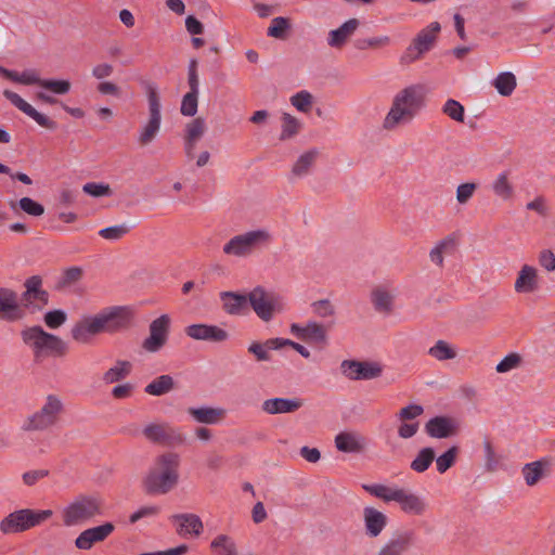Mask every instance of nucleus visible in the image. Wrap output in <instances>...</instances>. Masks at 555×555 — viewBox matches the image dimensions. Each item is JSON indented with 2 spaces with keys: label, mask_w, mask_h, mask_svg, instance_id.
Returning a JSON list of instances; mask_svg holds the SVG:
<instances>
[{
  "label": "nucleus",
  "mask_w": 555,
  "mask_h": 555,
  "mask_svg": "<svg viewBox=\"0 0 555 555\" xmlns=\"http://www.w3.org/2000/svg\"><path fill=\"white\" fill-rule=\"evenodd\" d=\"M115 530L113 522H104L100 526L83 530L75 540V545L79 550L88 551L95 543L105 541Z\"/></svg>",
  "instance_id": "16"
},
{
  "label": "nucleus",
  "mask_w": 555,
  "mask_h": 555,
  "mask_svg": "<svg viewBox=\"0 0 555 555\" xmlns=\"http://www.w3.org/2000/svg\"><path fill=\"white\" fill-rule=\"evenodd\" d=\"M280 349V338H270L263 343L253 341L248 346V352L254 354L256 361L267 362L271 360L270 350Z\"/></svg>",
  "instance_id": "31"
},
{
  "label": "nucleus",
  "mask_w": 555,
  "mask_h": 555,
  "mask_svg": "<svg viewBox=\"0 0 555 555\" xmlns=\"http://www.w3.org/2000/svg\"><path fill=\"white\" fill-rule=\"evenodd\" d=\"M22 298L25 301L26 307L31 305L34 301H39L46 306L49 302V293L42 288H39L37 291L30 292L29 295H26V292H24L22 294Z\"/></svg>",
  "instance_id": "63"
},
{
  "label": "nucleus",
  "mask_w": 555,
  "mask_h": 555,
  "mask_svg": "<svg viewBox=\"0 0 555 555\" xmlns=\"http://www.w3.org/2000/svg\"><path fill=\"white\" fill-rule=\"evenodd\" d=\"M398 504L403 513L414 516H422L427 509L424 499L406 490H403Z\"/></svg>",
  "instance_id": "28"
},
{
  "label": "nucleus",
  "mask_w": 555,
  "mask_h": 555,
  "mask_svg": "<svg viewBox=\"0 0 555 555\" xmlns=\"http://www.w3.org/2000/svg\"><path fill=\"white\" fill-rule=\"evenodd\" d=\"M248 302L257 317L264 322H269L275 313L283 310L281 297L273 292H267L261 286L255 287L248 294Z\"/></svg>",
  "instance_id": "10"
},
{
  "label": "nucleus",
  "mask_w": 555,
  "mask_h": 555,
  "mask_svg": "<svg viewBox=\"0 0 555 555\" xmlns=\"http://www.w3.org/2000/svg\"><path fill=\"white\" fill-rule=\"evenodd\" d=\"M440 29L438 22H433L422 29L401 55L400 63L408 65L422 59L434 47Z\"/></svg>",
  "instance_id": "8"
},
{
  "label": "nucleus",
  "mask_w": 555,
  "mask_h": 555,
  "mask_svg": "<svg viewBox=\"0 0 555 555\" xmlns=\"http://www.w3.org/2000/svg\"><path fill=\"white\" fill-rule=\"evenodd\" d=\"M212 551L218 552L217 555H237L234 541L227 534L217 535L210 543Z\"/></svg>",
  "instance_id": "42"
},
{
  "label": "nucleus",
  "mask_w": 555,
  "mask_h": 555,
  "mask_svg": "<svg viewBox=\"0 0 555 555\" xmlns=\"http://www.w3.org/2000/svg\"><path fill=\"white\" fill-rule=\"evenodd\" d=\"M0 74L4 78H7L13 82H18V83L26 85V86L38 85L41 87L42 80H43L39 77L38 73L34 69L24 70L23 73L18 74L17 72L10 70L5 67L0 66Z\"/></svg>",
  "instance_id": "33"
},
{
  "label": "nucleus",
  "mask_w": 555,
  "mask_h": 555,
  "mask_svg": "<svg viewBox=\"0 0 555 555\" xmlns=\"http://www.w3.org/2000/svg\"><path fill=\"white\" fill-rule=\"evenodd\" d=\"M424 412V409L420 404H410L404 408H402L399 413L397 414L398 418L401 422H406L410 420H414L422 415Z\"/></svg>",
  "instance_id": "62"
},
{
  "label": "nucleus",
  "mask_w": 555,
  "mask_h": 555,
  "mask_svg": "<svg viewBox=\"0 0 555 555\" xmlns=\"http://www.w3.org/2000/svg\"><path fill=\"white\" fill-rule=\"evenodd\" d=\"M132 370V364L126 360H117L115 365L103 374L106 384H113L126 378Z\"/></svg>",
  "instance_id": "35"
},
{
  "label": "nucleus",
  "mask_w": 555,
  "mask_h": 555,
  "mask_svg": "<svg viewBox=\"0 0 555 555\" xmlns=\"http://www.w3.org/2000/svg\"><path fill=\"white\" fill-rule=\"evenodd\" d=\"M223 310L231 315L244 314L247 310L248 295H241L234 292L220 293Z\"/></svg>",
  "instance_id": "26"
},
{
  "label": "nucleus",
  "mask_w": 555,
  "mask_h": 555,
  "mask_svg": "<svg viewBox=\"0 0 555 555\" xmlns=\"http://www.w3.org/2000/svg\"><path fill=\"white\" fill-rule=\"evenodd\" d=\"M173 388V378L170 375H160L146 385L144 391L151 396H163Z\"/></svg>",
  "instance_id": "37"
},
{
  "label": "nucleus",
  "mask_w": 555,
  "mask_h": 555,
  "mask_svg": "<svg viewBox=\"0 0 555 555\" xmlns=\"http://www.w3.org/2000/svg\"><path fill=\"white\" fill-rule=\"evenodd\" d=\"M442 112H443V114H446L451 119H453L457 122L464 121V115H465L464 106L460 102H457L453 99H449L444 103V105L442 107Z\"/></svg>",
  "instance_id": "55"
},
{
  "label": "nucleus",
  "mask_w": 555,
  "mask_h": 555,
  "mask_svg": "<svg viewBox=\"0 0 555 555\" xmlns=\"http://www.w3.org/2000/svg\"><path fill=\"white\" fill-rule=\"evenodd\" d=\"M197 61L195 59L191 60L188 68V85L190 88L189 92L199 93V80L197 74Z\"/></svg>",
  "instance_id": "61"
},
{
  "label": "nucleus",
  "mask_w": 555,
  "mask_h": 555,
  "mask_svg": "<svg viewBox=\"0 0 555 555\" xmlns=\"http://www.w3.org/2000/svg\"><path fill=\"white\" fill-rule=\"evenodd\" d=\"M493 86L501 95L508 96L515 90L517 80L513 73L503 72L496 76L493 81Z\"/></svg>",
  "instance_id": "38"
},
{
  "label": "nucleus",
  "mask_w": 555,
  "mask_h": 555,
  "mask_svg": "<svg viewBox=\"0 0 555 555\" xmlns=\"http://www.w3.org/2000/svg\"><path fill=\"white\" fill-rule=\"evenodd\" d=\"M428 353L439 360H451L456 357V351L446 340H438L433 347L429 348Z\"/></svg>",
  "instance_id": "44"
},
{
  "label": "nucleus",
  "mask_w": 555,
  "mask_h": 555,
  "mask_svg": "<svg viewBox=\"0 0 555 555\" xmlns=\"http://www.w3.org/2000/svg\"><path fill=\"white\" fill-rule=\"evenodd\" d=\"M335 446L340 452L361 453L366 448V439L358 433L343 431L335 437Z\"/></svg>",
  "instance_id": "23"
},
{
  "label": "nucleus",
  "mask_w": 555,
  "mask_h": 555,
  "mask_svg": "<svg viewBox=\"0 0 555 555\" xmlns=\"http://www.w3.org/2000/svg\"><path fill=\"white\" fill-rule=\"evenodd\" d=\"M318 154L319 152L317 150H310L300 155L294 164L292 172L297 177L307 175L310 167L314 164Z\"/></svg>",
  "instance_id": "43"
},
{
  "label": "nucleus",
  "mask_w": 555,
  "mask_h": 555,
  "mask_svg": "<svg viewBox=\"0 0 555 555\" xmlns=\"http://www.w3.org/2000/svg\"><path fill=\"white\" fill-rule=\"evenodd\" d=\"M198 107V93L188 92L183 95L180 112L183 116L194 117Z\"/></svg>",
  "instance_id": "52"
},
{
  "label": "nucleus",
  "mask_w": 555,
  "mask_h": 555,
  "mask_svg": "<svg viewBox=\"0 0 555 555\" xmlns=\"http://www.w3.org/2000/svg\"><path fill=\"white\" fill-rule=\"evenodd\" d=\"M83 271L80 267H70L64 270L62 278L57 282V288H66L69 287L77 282H79L82 278Z\"/></svg>",
  "instance_id": "51"
},
{
  "label": "nucleus",
  "mask_w": 555,
  "mask_h": 555,
  "mask_svg": "<svg viewBox=\"0 0 555 555\" xmlns=\"http://www.w3.org/2000/svg\"><path fill=\"white\" fill-rule=\"evenodd\" d=\"M271 241V235L266 230H255L233 236L223 246L225 255L245 257L250 255L256 247Z\"/></svg>",
  "instance_id": "9"
},
{
  "label": "nucleus",
  "mask_w": 555,
  "mask_h": 555,
  "mask_svg": "<svg viewBox=\"0 0 555 555\" xmlns=\"http://www.w3.org/2000/svg\"><path fill=\"white\" fill-rule=\"evenodd\" d=\"M304 340L324 343L326 340V331L324 326L317 322H309L305 326Z\"/></svg>",
  "instance_id": "50"
},
{
  "label": "nucleus",
  "mask_w": 555,
  "mask_h": 555,
  "mask_svg": "<svg viewBox=\"0 0 555 555\" xmlns=\"http://www.w3.org/2000/svg\"><path fill=\"white\" fill-rule=\"evenodd\" d=\"M95 321L92 318L77 322L72 328V337L80 344H87L91 336L100 334L98 327H94Z\"/></svg>",
  "instance_id": "32"
},
{
  "label": "nucleus",
  "mask_w": 555,
  "mask_h": 555,
  "mask_svg": "<svg viewBox=\"0 0 555 555\" xmlns=\"http://www.w3.org/2000/svg\"><path fill=\"white\" fill-rule=\"evenodd\" d=\"M145 93L149 105V118L145 124L141 127L138 134V143L140 146L150 145L158 135L162 126V104L160 96L155 83H144Z\"/></svg>",
  "instance_id": "5"
},
{
  "label": "nucleus",
  "mask_w": 555,
  "mask_h": 555,
  "mask_svg": "<svg viewBox=\"0 0 555 555\" xmlns=\"http://www.w3.org/2000/svg\"><path fill=\"white\" fill-rule=\"evenodd\" d=\"M291 102L298 111L307 113L312 107V95L308 91H300L291 98Z\"/></svg>",
  "instance_id": "57"
},
{
  "label": "nucleus",
  "mask_w": 555,
  "mask_h": 555,
  "mask_svg": "<svg viewBox=\"0 0 555 555\" xmlns=\"http://www.w3.org/2000/svg\"><path fill=\"white\" fill-rule=\"evenodd\" d=\"M3 95L8 99L15 107L26 114L28 117L33 118L39 126L54 130L56 128V122L46 115L36 111L28 102H26L22 96L11 90H4Z\"/></svg>",
  "instance_id": "18"
},
{
  "label": "nucleus",
  "mask_w": 555,
  "mask_h": 555,
  "mask_svg": "<svg viewBox=\"0 0 555 555\" xmlns=\"http://www.w3.org/2000/svg\"><path fill=\"white\" fill-rule=\"evenodd\" d=\"M207 126L203 117H196L185 125L184 138L198 141L206 132Z\"/></svg>",
  "instance_id": "49"
},
{
  "label": "nucleus",
  "mask_w": 555,
  "mask_h": 555,
  "mask_svg": "<svg viewBox=\"0 0 555 555\" xmlns=\"http://www.w3.org/2000/svg\"><path fill=\"white\" fill-rule=\"evenodd\" d=\"M142 434L146 440L152 443L165 447H176L184 443L183 434L169 423H151L147 424Z\"/></svg>",
  "instance_id": "12"
},
{
  "label": "nucleus",
  "mask_w": 555,
  "mask_h": 555,
  "mask_svg": "<svg viewBox=\"0 0 555 555\" xmlns=\"http://www.w3.org/2000/svg\"><path fill=\"white\" fill-rule=\"evenodd\" d=\"M41 88L54 94L63 95L69 92L72 83L69 80L65 79H43Z\"/></svg>",
  "instance_id": "54"
},
{
  "label": "nucleus",
  "mask_w": 555,
  "mask_h": 555,
  "mask_svg": "<svg viewBox=\"0 0 555 555\" xmlns=\"http://www.w3.org/2000/svg\"><path fill=\"white\" fill-rule=\"evenodd\" d=\"M493 193L502 201H508L514 196V186L509 181L507 171L501 172L492 182Z\"/></svg>",
  "instance_id": "34"
},
{
  "label": "nucleus",
  "mask_w": 555,
  "mask_h": 555,
  "mask_svg": "<svg viewBox=\"0 0 555 555\" xmlns=\"http://www.w3.org/2000/svg\"><path fill=\"white\" fill-rule=\"evenodd\" d=\"M521 357L520 354L516 352H512L507 356H505L498 364H496V372L498 373H506L511 370H514L518 367L521 364Z\"/></svg>",
  "instance_id": "56"
},
{
  "label": "nucleus",
  "mask_w": 555,
  "mask_h": 555,
  "mask_svg": "<svg viewBox=\"0 0 555 555\" xmlns=\"http://www.w3.org/2000/svg\"><path fill=\"white\" fill-rule=\"evenodd\" d=\"M66 319V313L63 310H52L47 312L43 317L46 325L52 330L62 326Z\"/></svg>",
  "instance_id": "58"
},
{
  "label": "nucleus",
  "mask_w": 555,
  "mask_h": 555,
  "mask_svg": "<svg viewBox=\"0 0 555 555\" xmlns=\"http://www.w3.org/2000/svg\"><path fill=\"white\" fill-rule=\"evenodd\" d=\"M133 310L127 306L108 308L93 317L99 333H116L128 328L133 321Z\"/></svg>",
  "instance_id": "7"
},
{
  "label": "nucleus",
  "mask_w": 555,
  "mask_h": 555,
  "mask_svg": "<svg viewBox=\"0 0 555 555\" xmlns=\"http://www.w3.org/2000/svg\"><path fill=\"white\" fill-rule=\"evenodd\" d=\"M460 453V448L456 446H453L449 448L444 453L439 455L436 460V468L438 473L443 474L449 468H451L456 461V457Z\"/></svg>",
  "instance_id": "45"
},
{
  "label": "nucleus",
  "mask_w": 555,
  "mask_h": 555,
  "mask_svg": "<svg viewBox=\"0 0 555 555\" xmlns=\"http://www.w3.org/2000/svg\"><path fill=\"white\" fill-rule=\"evenodd\" d=\"M171 519L175 521H178L180 527L178 528L177 532L180 535L192 533L194 535H199L203 532L204 525L202 519L191 513L185 514H176L171 516Z\"/></svg>",
  "instance_id": "29"
},
{
  "label": "nucleus",
  "mask_w": 555,
  "mask_h": 555,
  "mask_svg": "<svg viewBox=\"0 0 555 555\" xmlns=\"http://www.w3.org/2000/svg\"><path fill=\"white\" fill-rule=\"evenodd\" d=\"M291 28L292 24L288 17L278 16L271 21L267 35L275 39L285 40Z\"/></svg>",
  "instance_id": "41"
},
{
  "label": "nucleus",
  "mask_w": 555,
  "mask_h": 555,
  "mask_svg": "<svg viewBox=\"0 0 555 555\" xmlns=\"http://www.w3.org/2000/svg\"><path fill=\"white\" fill-rule=\"evenodd\" d=\"M171 319L162 314L150 323L149 336L142 341V348L149 353L162 350L168 341Z\"/></svg>",
  "instance_id": "13"
},
{
  "label": "nucleus",
  "mask_w": 555,
  "mask_h": 555,
  "mask_svg": "<svg viewBox=\"0 0 555 555\" xmlns=\"http://www.w3.org/2000/svg\"><path fill=\"white\" fill-rule=\"evenodd\" d=\"M62 411V401L56 396L49 395L42 408L27 418L24 429L44 430L56 424Z\"/></svg>",
  "instance_id": "11"
},
{
  "label": "nucleus",
  "mask_w": 555,
  "mask_h": 555,
  "mask_svg": "<svg viewBox=\"0 0 555 555\" xmlns=\"http://www.w3.org/2000/svg\"><path fill=\"white\" fill-rule=\"evenodd\" d=\"M372 302L374 308L384 313H390L392 310L393 296L382 287H377L372 292Z\"/></svg>",
  "instance_id": "39"
},
{
  "label": "nucleus",
  "mask_w": 555,
  "mask_h": 555,
  "mask_svg": "<svg viewBox=\"0 0 555 555\" xmlns=\"http://www.w3.org/2000/svg\"><path fill=\"white\" fill-rule=\"evenodd\" d=\"M180 456L175 452H165L155 457L142 480L145 493L163 495L171 492L179 482Z\"/></svg>",
  "instance_id": "1"
},
{
  "label": "nucleus",
  "mask_w": 555,
  "mask_h": 555,
  "mask_svg": "<svg viewBox=\"0 0 555 555\" xmlns=\"http://www.w3.org/2000/svg\"><path fill=\"white\" fill-rule=\"evenodd\" d=\"M16 205L29 216L39 217L44 214V207L30 197H22L17 203L10 204L12 209H15Z\"/></svg>",
  "instance_id": "47"
},
{
  "label": "nucleus",
  "mask_w": 555,
  "mask_h": 555,
  "mask_svg": "<svg viewBox=\"0 0 555 555\" xmlns=\"http://www.w3.org/2000/svg\"><path fill=\"white\" fill-rule=\"evenodd\" d=\"M341 371L352 380H369L379 377L383 366L377 362L344 360Z\"/></svg>",
  "instance_id": "14"
},
{
  "label": "nucleus",
  "mask_w": 555,
  "mask_h": 555,
  "mask_svg": "<svg viewBox=\"0 0 555 555\" xmlns=\"http://www.w3.org/2000/svg\"><path fill=\"white\" fill-rule=\"evenodd\" d=\"M130 229L126 223L116 224L100 230L99 235L108 241H117L128 234Z\"/></svg>",
  "instance_id": "53"
},
{
  "label": "nucleus",
  "mask_w": 555,
  "mask_h": 555,
  "mask_svg": "<svg viewBox=\"0 0 555 555\" xmlns=\"http://www.w3.org/2000/svg\"><path fill=\"white\" fill-rule=\"evenodd\" d=\"M302 406V401L298 398H271L261 404V410L270 415L293 413Z\"/></svg>",
  "instance_id": "24"
},
{
  "label": "nucleus",
  "mask_w": 555,
  "mask_h": 555,
  "mask_svg": "<svg viewBox=\"0 0 555 555\" xmlns=\"http://www.w3.org/2000/svg\"><path fill=\"white\" fill-rule=\"evenodd\" d=\"M436 459V452L431 447L422 448L415 459L411 462L410 467L413 472H426Z\"/></svg>",
  "instance_id": "36"
},
{
  "label": "nucleus",
  "mask_w": 555,
  "mask_h": 555,
  "mask_svg": "<svg viewBox=\"0 0 555 555\" xmlns=\"http://www.w3.org/2000/svg\"><path fill=\"white\" fill-rule=\"evenodd\" d=\"M53 515L51 509L35 511L23 508L10 513L0 522V530L4 534L27 531L48 520Z\"/></svg>",
  "instance_id": "6"
},
{
  "label": "nucleus",
  "mask_w": 555,
  "mask_h": 555,
  "mask_svg": "<svg viewBox=\"0 0 555 555\" xmlns=\"http://www.w3.org/2000/svg\"><path fill=\"white\" fill-rule=\"evenodd\" d=\"M300 130V122L297 118L288 113H284L282 116V132L280 140H288L295 137Z\"/></svg>",
  "instance_id": "46"
},
{
  "label": "nucleus",
  "mask_w": 555,
  "mask_h": 555,
  "mask_svg": "<svg viewBox=\"0 0 555 555\" xmlns=\"http://www.w3.org/2000/svg\"><path fill=\"white\" fill-rule=\"evenodd\" d=\"M454 238L447 236L440 241L429 253L430 260L441 267L443 264V253L454 247Z\"/></svg>",
  "instance_id": "48"
},
{
  "label": "nucleus",
  "mask_w": 555,
  "mask_h": 555,
  "mask_svg": "<svg viewBox=\"0 0 555 555\" xmlns=\"http://www.w3.org/2000/svg\"><path fill=\"white\" fill-rule=\"evenodd\" d=\"M414 540L413 530L398 532L380 547L376 555H403L413 545Z\"/></svg>",
  "instance_id": "19"
},
{
  "label": "nucleus",
  "mask_w": 555,
  "mask_h": 555,
  "mask_svg": "<svg viewBox=\"0 0 555 555\" xmlns=\"http://www.w3.org/2000/svg\"><path fill=\"white\" fill-rule=\"evenodd\" d=\"M514 289L518 294H531L539 289L538 270L529 264H524L516 278Z\"/></svg>",
  "instance_id": "22"
},
{
  "label": "nucleus",
  "mask_w": 555,
  "mask_h": 555,
  "mask_svg": "<svg viewBox=\"0 0 555 555\" xmlns=\"http://www.w3.org/2000/svg\"><path fill=\"white\" fill-rule=\"evenodd\" d=\"M313 312L321 317L326 318L334 314L335 309L328 299H321L312 304Z\"/></svg>",
  "instance_id": "64"
},
{
  "label": "nucleus",
  "mask_w": 555,
  "mask_h": 555,
  "mask_svg": "<svg viewBox=\"0 0 555 555\" xmlns=\"http://www.w3.org/2000/svg\"><path fill=\"white\" fill-rule=\"evenodd\" d=\"M186 412L195 422L207 425L221 422L225 415L223 409L211 406L189 408Z\"/></svg>",
  "instance_id": "27"
},
{
  "label": "nucleus",
  "mask_w": 555,
  "mask_h": 555,
  "mask_svg": "<svg viewBox=\"0 0 555 555\" xmlns=\"http://www.w3.org/2000/svg\"><path fill=\"white\" fill-rule=\"evenodd\" d=\"M104 501L99 494H79L61 513L66 527L80 526L103 514Z\"/></svg>",
  "instance_id": "4"
},
{
  "label": "nucleus",
  "mask_w": 555,
  "mask_h": 555,
  "mask_svg": "<svg viewBox=\"0 0 555 555\" xmlns=\"http://www.w3.org/2000/svg\"><path fill=\"white\" fill-rule=\"evenodd\" d=\"M21 338L33 350L36 361H41L42 358L48 356L63 358L69 352V346L66 341L46 332L39 325L25 327L21 332Z\"/></svg>",
  "instance_id": "3"
},
{
  "label": "nucleus",
  "mask_w": 555,
  "mask_h": 555,
  "mask_svg": "<svg viewBox=\"0 0 555 555\" xmlns=\"http://www.w3.org/2000/svg\"><path fill=\"white\" fill-rule=\"evenodd\" d=\"M477 190V184L474 182L462 183L456 189V201L460 204H466L475 191Z\"/></svg>",
  "instance_id": "60"
},
{
  "label": "nucleus",
  "mask_w": 555,
  "mask_h": 555,
  "mask_svg": "<svg viewBox=\"0 0 555 555\" xmlns=\"http://www.w3.org/2000/svg\"><path fill=\"white\" fill-rule=\"evenodd\" d=\"M424 101L425 91L422 85H411L400 90L385 117L384 128L391 130L401 122L411 121L424 106Z\"/></svg>",
  "instance_id": "2"
},
{
  "label": "nucleus",
  "mask_w": 555,
  "mask_h": 555,
  "mask_svg": "<svg viewBox=\"0 0 555 555\" xmlns=\"http://www.w3.org/2000/svg\"><path fill=\"white\" fill-rule=\"evenodd\" d=\"M25 310L18 305L17 294L5 287H0V319L15 322L24 319Z\"/></svg>",
  "instance_id": "17"
},
{
  "label": "nucleus",
  "mask_w": 555,
  "mask_h": 555,
  "mask_svg": "<svg viewBox=\"0 0 555 555\" xmlns=\"http://www.w3.org/2000/svg\"><path fill=\"white\" fill-rule=\"evenodd\" d=\"M363 522L365 534L370 538H377L387 527L388 517L373 506H365L363 508Z\"/></svg>",
  "instance_id": "21"
},
{
  "label": "nucleus",
  "mask_w": 555,
  "mask_h": 555,
  "mask_svg": "<svg viewBox=\"0 0 555 555\" xmlns=\"http://www.w3.org/2000/svg\"><path fill=\"white\" fill-rule=\"evenodd\" d=\"M82 190L86 194L94 197L109 196L112 194L109 185L104 183L89 182L83 185Z\"/></svg>",
  "instance_id": "59"
},
{
  "label": "nucleus",
  "mask_w": 555,
  "mask_h": 555,
  "mask_svg": "<svg viewBox=\"0 0 555 555\" xmlns=\"http://www.w3.org/2000/svg\"><path fill=\"white\" fill-rule=\"evenodd\" d=\"M459 430V422L450 416H435L425 424L426 434L436 439H446L456 436Z\"/></svg>",
  "instance_id": "15"
},
{
  "label": "nucleus",
  "mask_w": 555,
  "mask_h": 555,
  "mask_svg": "<svg viewBox=\"0 0 555 555\" xmlns=\"http://www.w3.org/2000/svg\"><path fill=\"white\" fill-rule=\"evenodd\" d=\"M363 490H365L371 495L388 503V502H397L399 501L404 489L402 488H390L382 483H373L362 485Z\"/></svg>",
  "instance_id": "30"
},
{
  "label": "nucleus",
  "mask_w": 555,
  "mask_h": 555,
  "mask_svg": "<svg viewBox=\"0 0 555 555\" xmlns=\"http://www.w3.org/2000/svg\"><path fill=\"white\" fill-rule=\"evenodd\" d=\"M545 464L546 463L543 461H535L522 467V475L528 486L537 485L544 477Z\"/></svg>",
  "instance_id": "40"
},
{
  "label": "nucleus",
  "mask_w": 555,
  "mask_h": 555,
  "mask_svg": "<svg viewBox=\"0 0 555 555\" xmlns=\"http://www.w3.org/2000/svg\"><path fill=\"white\" fill-rule=\"evenodd\" d=\"M360 21L358 18H350L346 21L338 28L328 33L327 44L331 48L341 49L358 29Z\"/></svg>",
  "instance_id": "25"
},
{
  "label": "nucleus",
  "mask_w": 555,
  "mask_h": 555,
  "mask_svg": "<svg viewBox=\"0 0 555 555\" xmlns=\"http://www.w3.org/2000/svg\"><path fill=\"white\" fill-rule=\"evenodd\" d=\"M185 334L195 340H207L220 343L228 339L229 334L227 331L218 327L217 325L208 324H192L185 327Z\"/></svg>",
  "instance_id": "20"
}]
</instances>
